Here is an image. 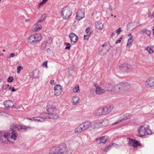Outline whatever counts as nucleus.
<instances>
[{"instance_id": "f257e3e1", "label": "nucleus", "mask_w": 154, "mask_h": 154, "mask_svg": "<svg viewBox=\"0 0 154 154\" xmlns=\"http://www.w3.org/2000/svg\"><path fill=\"white\" fill-rule=\"evenodd\" d=\"M130 88L131 86L129 83H121L114 85L112 92L113 94L121 95L123 94L124 93L128 91Z\"/></svg>"}, {"instance_id": "f03ea898", "label": "nucleus", "mask_w": 154, "mask_h": 154, "mask_svg": "<svg viewBox=\"0 0 154 154\" xmlns=\"http://www.w3.org/2000/svg\"><path fill=\"white\" fill-rule=\"evenodd\" d=\"M17 134L15 131L12 130L10 133L7 131L0 132V140H7L9 143H12V140H15L17 139Z\"/></svg>"}, {"instance_id": "7ed1b4c3", "label": "nucleus", "mask_w": 154, "mask_h": 154, "mask_svg": "<svg viewBox=\"0 0 154 154\" xmlns=\"http://www.w3.org/2000/svg\"><path fill=\"white\" fill-rule=\"evenodd\" d=\"M137 131L138 134L136 135L139 137H143L152 134L151 130L149 129V127L146 125L140 126Z\"/></svg>"}, {"instance_id": "20e7f679", "label": "nucleus", "mask_w": 154, "mask_h": 154, "mask_svg": "<svg viewBox=\"0 0 154 154\" xmlns=\"http://www.w3.org/2000/svg\"><path fill=\"white\" fill-rule=\"evenodd\" d=\"M42 38V36L39 34L31 35L28 39V43L34 45L39 43Z\"/></svg>"}, {"instance_id": "39448f33", "label": "nucleus", "mask_w": 154, "mask_h": 154, "mask_svg": "<svg viewBox=\"0 0 154 154\" xmlns=\"http://www.w3.org/2000/svg\"><path fill=\"white\" fill-rule=\"evenodd\" d=\"M61 16L63 19H68L71 15V11L69 8L66 7L63 8L61 12Z\"/></svg>"}, {"instance_id": "423d86ee", "label": "nucleus", "mask_w": 154, "mask_h": 154, "mask_svg": "<svg viewBox=\"0 0 154 154\" xmlns=\"http://www.w3.org/2000/svg\"><path fill=\"white\" fill-rule=\"evenodd\" d=\"M80 126L82 127L84 131H85L92 127V123L89 121H86L81 124Z\"/></svg>"}, {"instance_id": "0eeeda50", "label": "nucleus", "mask_w": 154, "mask_h": 154, "mask_svg": "<svg viewBox=\"0 0 154 154\" xmlns=\"http://www.w3.org/2000/svg\"><path fill=\"white\" fill-rule=\"evenodd\" d=\"M85 10L84 9L81 8L78 10L76 15V19L79 20L84 18L85 17Z\"/></svg>"}, {"instance_id": "6e6552de", "label": "nucleus", "mask_w": 154, "mask_h": 154, "mask_svg": "<svg viewBox=\"0 0 154 154\" xmlns=\"http://www.w3.org/2000/svg\"><path fill=\"white\" fill-rule=\"evenodd\" d=\"M46 115V113H43L41 114L42 116L35 117L32 118L33 121L35 122H43L46 119H47V118L45 116Z\"/></svg>"}, {"instance_id": "1a4fd4ad", "label": "nucleus", "mask_w": 154, "mask_h": 154, "mask_svg": "<svg viewBox=\"0 0 154 154\" xmlns=\"http://www.w3.org/2000/svg\"><path fill=\"white\" fill-rule=\"evenodd\" d=\"M114 108L113 105L103 107L102 110L103 115H106L111 112Z\"/></svg>"}, {"instance_id": "9d476101", "label": "nucleus", "mask_w": 154, "mask_h": 154, "mask_svg": "<svg viewBox=\"0 0 154 154\" xmlns=\"http://www.w3.org/2000/svg\"><path fill=\"white\" fill-rule=\"evenodd\" d=\"M132 116V114L130 113H127L126 114L122 116L121 118L119 119L118 121L116 122L113 124L115 125L118 124L121 122L123 120H126L127 119H128L131 118Z\"/></svg>"}, {"instance_id": "9b49d317", "label": "nucleus", "mask_w": 154, "mask_h": 154, "mask_svg": "<svg viewBox=\"0 0 154 154\" xmlns=\"http://www.w3.org/2000/svg\"><path fill=\"white\" fill-rule=\"evenodd\" d=\"M128 144L129 146L134 147H137L140 145L138 141L131 138L129 139Z\"/></svg>"}, {"instance_id": "f8f14e48", "label": "nucleus", "mask_w": 154, "mask_h": 154, "mask_svg": "<svg viewBox=\"0 0 154 154\" xmlns=\"http://www.w3.org/2000/svg\"><path fill=\"white\" fill-rule=\"evenodd\" d=\"M145 85L148 88H151L154 86V79L151 78L146 79Z\"/></svg>"}, {"instance_id": "ddd939ff", "label": "nucleus", "mask_w": 154, "mask_h": 154, "mask_svg": "<svg viewBox=\"0 0 154 154\" xmlns=\"http://www.w3.org/2000/svg\"><path fill=\"white\" fill-rule=\"evenodd\" d=\"M69 36L72 44H74L77 42L78 37L75 34L72 32L69 34Z\"/></svg>"}, {"instance_id": "4468645a", "label": "nucleus", "mask_w": 154, "mask_h": 154, "mask_svg": "<svg viewBox=\"0 0 154 154\" xmlns=\"http://www.w3.org/2000/svg\"><path fill=\"white\" fill-rule=\"evenodd\" d=\"M94 86L96 88L95 91L96 94H101L105 92L106 90L100 87L97 84H94Z\"/></svg>"}, {"instance_id": "2eb2a0df", "label": "nucleus", "mask_w": 154, "mask_h": 154, "mask_svg": "<svg viewBox=\"0 0 154 154\" xmlns=\"http://www.w3.org/2000/svg\"><path fill=\"white\" fill-rule=\"evenodd\" d=\"M54 89V94L57 96L59 95L62 91V87L60 85H56Z\"/></svg>"}, {"instance_id": "dca6fc26", "label": "nucleus", "mask_w": 154, "mask_h": 154, "mask_svg": "<svg viewBox=\"0 0 154 154\" xmlns=\"http://www.w3.org/2000/svg\"><path fill=\"white\" fill-rule=\"evenodd\" d=\"M60 148L58 147L55 148L54 150L56 152H62L60 153V154H63V151L66 149V146L65 144L63 143L60 146Z\"/></svg>"}, {"instance_id": "f3484780", "label": "nucleus", "mask_w": 154, "mask_h": 154, "mask_svg": "<svg viewBox=\"0 0 154 154\" xmlns=\"http://www.w3.org/2000/svg\"><path fill=\"white\" fill-rule=\"evenodd\" d=\"M94 114L98 116L103 115L102 108H98L95 109L94 111Z\"/></svg>"}, {"instance_id": "a211bd4d", "label": "nucleus", "mask_w": 154, "mask_h": 154, "mask_svg": "<svg viewBox=\"0 0 154 154\" xmlns=\"http://www.w3.org/2000/svg\"><path fill=\"white\" fill-rule=\"evenodd\" d=\"M48 112L47 115H49L52 113H56V109L55 107L54 106H52L50 108H48L46 109Z\"/></svg>"}, {"instance_id": "6ab92c4d", "label": "nucleus", "mask_w": 154, "mask_h": 154, "mask_svg": "<svg viewBox=\"0 0 154 154\" xmlns=\"http://www.w3.org/2000/svg\"><path fill=\"white\" fill-rule=\"evenodd\" d=\"M92 128H101L100 120H97L94 121L92 123Z\"/></svg>"}, {"instance_id": "aec40b11", "label": "nucleus", "mask_w": 154, "mask_h": 154, "mask_svg": "<svg viewBox=\"0 0 154 154\" xmlns=\"http://www.w3.org/2000/svg\"><path fill=\"white\" fill-rule=\"evenodd\" d=\"M38 23L37 22L32 27L33 30L35 32H38L41 30L42 26L40 24H38Z\"/></svg>"}, {"instance_id": "412c9836", "label": "nucleus", "mask_w": 154, "mask_h": 154, "mask_svg": "<svg viewBox=\"0 0 154 154\" xmlns=\"http://www.w3.org/2000/svg\"><path fill=\"white\" fill-rule=\"evenodd\" d=\"M4 104L5 107L7 108H11L14 106L12 102L10 100L5 101Z\"/></svg>"}, {"instance_id": "4be33fe9", "label": "nucleus", "mask_w": 154, "mask_h": 154, "mask_svg": "<svg viewBox=\"0 0 154 154\" xmlns=\"http://www.w3.org/2000/svg\"><path fill=\"white\" fill-rule=\"evenodd\" d=\"M46 115L45 116L48 119H57L59 118V116L56 114H54V113H52L49 115H47V113H46Z\"/></svg>"}, {"instance_id": "5701e85b", "label": "nucleus", "mask_w": 154, "mask_h": 154, "mask_svg": "<svg viewBox=\"0 0 154 154\" xmlns=\"http://www.w3.org/2000/svg\"><path fill=\"white\" fill-rule=\"evenodd\" d=\"M100 121L101 128L106 126L108 124L109 121L107 119H104L103 120H100Z\"/></svg>"}, {"instance_id": "b1692460", "label": "nucleus", "mask_w": 154, "mask_h": 154, "mask_svg": "<svg viewBox=\"0 0 154 154\" xmlns=\"http://www.w3.org/2000/svg\"><path fill=\"white\" fill-rule=\"evenodd\" d=\"M17 128L19 131H26L27 129L30 128V127L29 126H26L23 125H18L17 127Z\"/></svg>"}, {"instance_id": "393cba45", "label": "nucleus", "mask_w": 154, "mask_h": 154, "mask_svg": "<svg viewBox=\"0 0 154 154\" xmlns=\"http://www.w3.org/2000/svg\"><path fill=\"white\" fill-rule=\"evenodd\" d=\"M114 87V85H112L111 84H108L105 87V90L106 91H111V92L113 94V92H112V90Z\"/></svg>"}, {"instance_id": "a878e982", "label": "nucleus", "mask_w": 154, "mask_h": 154, "mask_svg": "<svg viewBox=\"0 0 154 154\" xmlns=\"http://www.w3.org/2000/svg\"><path fill=\"white\" fill-rule=\"evenodd\" d=\"M151 31L146 29H143L140 32V34L143 35L144 33L146 34L148 36H150L151 34Z\"/></svg>"}, {"instance_id": "bb28decb", "label": "nucleus", "mask_w": 154, "mask_h": 154, "mask_svg": "<svg viewBox=\"0 0 154 154\" xmlns=\"http://www.w3.org/2000/svg\"><path fill=\"white\" fill-rule=\"evenodd\" d=\"M95 27L99 29H102L103 28V25L101 22L99 21L95 23Z\"/></svg>"}, {"instance_id": "cd10ccee", "label": "nucleus", "mask_w": 154, "mask_h": 154, "mask_svg": "<svg viewBox=\"0 0 154 154\" xmlns=\"http://www.w3.org/2000/svg\"><path fill=\"white\" fill-rule=\"evenodd\" d=\"M74 132L76 134H79L82 131H84L82 127L80 126V125L74 130Z\"/></svg>"}, {"instance_id": "c85d7f7f", "label": "nucleus", "mask_w": 154, "mask_h": 154, "mask_svg": "<svg viewBox=\"0 0 154 154\" xmlns=\"http://www.w3.org/2000/svg\"><path fill=\"white\" fill-rule=\"evenodd\" d=\"M47 17V15L46 14H42L41 15L37 22L38 23H41L44 21Z\"/></svg>"}, {"instance_id": "c756f323", "label": "nucleus", "mask_w": 154, "mask_h": 154, "mask_svg": "<svg viewBox=\"0 0 154 154\" xmlns=\"http://www.w3.org/2000/svg\"><path fill=\"white\" fill-rule=\"evenodd\" d=\"M107 137L106 136H102L100 137L99 143H105L107 140Z\"/></svg>"}, {"instance_id": "7c9ffc66", "label": "nucleus", "mask_w": 154, "mask_h": 154, "mask_svg": "<svg viewBox=\"0 0 154 154\" xmlns=\"http://www.w3.org/2000/svg\"><path fill=\"white\" fill-rule=\"evenodd\" d=\"M32 75V77L34 79L39 77L38 72L36 70L34 71L31 73Z\"/></svg>"}, {"instance_id": "2f4dec72", "label": "nucleus", "mask_w": 154, "mask_h": 154, "mask_svg": "<svg viewBox=\"0 0 154 154\" xmlns=\"http://www.w3.org/2000/svg\"><path fill=\"white\" fill-rule=\"evenodd\" d=\"M115 144L114 143L110 144L109 145L104 148L103 149V151L104 152H107L108 150L110 149L112 146H114V145Z\"/></svg>"}, {"instance_id": "473e14b6", "label": "nucleus", "mask_w": 154, "mask_h": 154, "mask_svg": "<svg viewBox=\"0 0 154 154\" xmlns=\"http://www.w3.org/2000/svg\"><path fill=\"white\" fill-rule=\"evenodd\" d=\"M133 41V36H131V37H130L128 40V43L127 44V47H129L132 45V43Z\"/></svg>"}, {"instance_id": "72a5a7b5", "label": "nucleus", "mask_w": 154, "mask_h": 154, "mask_svg": "<svg viewBox=\"0 0 154 154\" xmlns=\"http://www.w3.org/2000/svg\"><path fill=\"white\" fill-rule=\"evenodd\" d=\"M79 100V97H74L72 99V104L73 105H77Z\"/></svg>"}, {"instance_id": "f704fd0d", "label": "nucleus", "mask_w": 154, "mask_h": 154, "mask_svg": "<svg viewBox=\"0 0 154 154\" xmlns=\"http://www.w3.org/2000/svg\"><path fill=\"white\" fill-rule=\"evenodd\" d=\"M125 65H126L125 63H124L120 66L119 68L120 70L124 72L126 71Z\"/></svg>"}, {"instance_id": "c9c22d12", "label": "nucleus", "mask_w": 154, "mask_h": 154, "mask_svg": "<svg viewBox=\"0 0 154 154\" xmlns=\"http://www.w3.org/2000/svg\"><path fill=\"white\" fill-rule=\"evenodd\" d=\"M125 64H126V65H125L126 72L131 70L132 69L131 66L127 63H125Z\"/></svg>"}, {"instance_id": "e433bc0d", "label": "nucleus", "mask_w": 154, "mask_h": 154, "mask_svg": "<svg viewBox=\"0 0 154 154\" xmlns=\"http://www.w3.org/2000/svg\"><path fill=\"white\" fill-rule=\"evenodd\" d=\"M146 49L150 54H152L154 52L153 50L152 49L150 46L147 47Z\"/></svg>"}, {"instance_id": "4c0bfd02", "label": "nucleus", "mask_w": 154, "mask_h": 154, "mask_svg": "<svg viewBox=\"0 0 154 154\" xmlns=\"http://www.w3.org/2000/svg\"><path fill=\"white\" fill-rule=\"evenodd\" d=\"M79 88L78 85H76L75 87L73 89L72 92L73 93L77 92L79 90Z\"/></svg>"}, {"instance_id": "58836bf2", "label": "nucleus", "mask_w": 154, "mask_h": 154, "mask_svg": "<svg viewBox=\"0 0 154 154\" xmlns=\"http://www.w3.org/2000/svg\"><path fill=\"white\" fill-rule=\"evenodd\" d=\"M47 43L46 42H44L42 44L41 46V49L42 50H44L46 46Z\"/></svg>"}, {"instance_id": "ea45409f", "label": "nucleus", "mask_w": 154, "mask_h": 154, "mask_svg": "<svg viewBox=\"0 0 154 154\" xmlns=\"http://www.w3.org/2000/svg\"><path fill=\"white\" fill-rule=\"evenodd\" d=\"M65 45L66 46V47L65 48V49L69 50L71 47V44L68 43H65Z\"/></svg>"}, {"instance_id": "a19ab883", "label": "nucleus", "mask_w": 154, "mask_h": 154, "mask_svg": "<svg viewBox=\"0 0 154 154\" xmlns=\"http://www.w3.org/2000/svg\"><path fill=\"white\" fill-rule=\"evenodd\" d=\"M13 80V77H9L8 79V82L11 83Z\"/></svg>"}, {"instance_id": "79ce46f5", "label": "nucleus", "mask_w": 154, "mask_h": 154, "mask_svg": "<svg viewBox=\"0 0 154 154\" xmlns=\"http://www.w3.org/2000/svg\"><path fill=\"white\" fill-rule=\"evenodd\" d=\"M72 151L71 150H68L65 151L64 153H63V154H72Z\"/></svg>"}, {"instance_id": "37998d69", "label": "nucleus", "mask_w": 154, "mask_h": 154, "mask_svg": "<svg viewBox=\"0 0 154 154\" xmlns=\"http://www.w3.org/2000/svg\"><path fill=\"white\" fill-rule=\"evenodd\" d=\"M23 67L21 66H18L17 68V73H19L21 70L23 69Z\"/></svg>"}, {"instance_id": "c03bdc74", "label": "nucleus", "mask_w": 154, "mask_h": 154, "mask_svg": "<svg viewBox=\"0 0 154 154\" xmlns=\"http://www.w3.org/2000/svg\"><path fill=\"white\" fill-rule=\"evenodd\" d=\"M109 45V43L108 42H105L102 45V46L103 47H105V48H107L108 46V45Z\"/></svg>"}, {"instance_id": "a18cd8bd", "label": "nucleus", "mask_w": 154, "mask_h": 154, "mask_svg": "<svg viewBox=\"0 0 154 154\" xmlns=\"http://www.w3.org/2000/svg\"><path fill=\"white\" fill-rule=\"evenodd\" d=\"M122 31V30H121V28H120L116 30V32L118 35H119L120 32Z\"/></svg>"}, {"instance_id": "49530a36", "label": "nucleus", "mask_w": 154, "mask_h": 154, "mask_svg": "<svg viewBox=\"0 0 154 154\" xmlns=\"http://www.w3.org/2000/svg\"><path fill=\"white\" fill-rule=\"evenodd\" d=\"M90 28L89 27H87L85 30V32L87 33V35H88L89 34V35H90L91 33L90 32Z\"/></svg>"}, {"instance_id": "de8ad7c7", "label": "nucleus", "mask_w": 154, "mask_h": 154, "mask_svg": "<svg viewBox=\"0 0 154 154\" xmlns=\"http://www.w3.org/2000/svg\"><path fill=\"white\" fill-rule=\"evenodd\" d=\"M90 36L89 34L88 35H84V40H87Z\"/></svg>"}, {"instance_id": "09e8293b", "label": "nucleus", "mask_w": 154, "mask_h": 154, "mask_svg": "<svg viewBox=\"0 0 154 154\" xmlns=\"http://www.w3.org/2000/svg\"><path fill=\"white\" fill-rule=\"evenodd\" d=\"M8 85H3V86L2 87V88L3 89L6 90L8 88Z\"/></svg>"}, {"instance_id": "8fccbe9b", "label": "nucleus", "mask_w": 154, "mask_h": 154, "mask_svg": "<svg viewBox=\"0 0 154 154\" xmlns=\"http://www.w3.org/2000/svg\"><path fill=\"white\" fill-rule=\"evenodd\" d=\"M122 39V37H120L119 39L116 42V44L120 43Z\"/></svg>"}, {"instance_id": "3c124183", "label": "nucleus", "mask_w": 154, "mask_h": 154, "mask_svg": "<svg viewBox=\"0 0 154 154\" xmlns=\"http://www.w3.org/2000/svg\"><path fill=\"white\" fill-rule=\"evenodd\" d=\"M15 56V54L14 53H11L10 54V56L9 57V58L14 57Z\"/></svg>"}, {"instance_id": "603ef678", "label": "nucleus", "mask_w": 154, "mask_h": 154, "mask_svg": "<svg viewBox=\"0 0 154 154\" xmlns=\"http://www.w3.org/2000/svg\"><path fill=\"white\" fill-rule=\"evenodd\" d=\"M9 89L11 91H16V90L14 88L11 86L9 88Z\"/></svg>"}, {"instance_id": "864d4df0", "label": "nucleus", "mask_w": 154, "mask_h": 154, "mask_svg": "<svg viewBox=\"0 0 154 154\" xmlns=\"http://www.w3.org/2000/svg\"><path fill=\"white\" fill-rule=\"evenodd\" d=\"M52 38H49L48 41V43L49 44H51L52 42Z\"/></svg>"}, {"instance_id": "5fc2aeb1", "label": "nucleus", "mask_w": 154, "mask_h": 154, "mask_svg": "<svg viewBox=\"0 0 154 154\" xmlns=\"http://www.w3.org/2000/svg\"><path fill=\"white\" fill-rule=\"evenodd\" d=\"M47 61H45V62H44V63H43V66H45L46 67H47Z\"/></svg>"}, {"instance_id": "6e6d98bb", "label": "nucleus", "mask_w": 154, "mask_h": 154, "mask_svg": "<svg viewBox=\"0 0 154 154\" xmlns=\"http://www.w3.org/2000/svg\"><path fill=\"white\" fill-rule=\"evenodd\" d=\"M95 140L97 143H99V141L100 140V137H99L98 138H96Z\"/></svg>"}, {"instance_id": "4d7b16f0", "label": "nucleus", "mask_w": 154, "mask_h": 154, "mask_svg": "<svg viewBox=\"0 0 154 154\" xmlns=\"http://www.w3.org/2000/svg\"><path fill=\"white\" fill-rule=\"evenodd\" d=\"M55 81L54 80H51V81H50V84L53 85L54 84H55Z\"/></svg>"}, {"instance_id": "13d9d810", "label": "nucleus", "mask_w": 154, "mask_h": 154, "mask_svg": "<svg viewBox=\"0 0 154 154\" xmlns=\"http://www.w3.org/2000/svg\"><path fill=\"white\" fill-rule=\"evenodd\" d=\"M45 4L44 3H43V2H42V1L41 2H40V3H39L38 4V6L39 7H40L41 6L43 5L44 4Z\"/></svg>"}, {"instance_id": "bf43d9fd", "label": "nucleus", "mask_w": 154, "mask_h": 154, "mask_svg": "<svg viewBox=\"0 0 154 154\" xmlns=\"http://www.w3.org/2000/svg\"><path fill=\"white\" fill-rule=\"evenodd\" d=\"M108 9L109 10V11H112V7L111 6H109V7L108 8Z\"/></svg>"}, {"instance_id": "052dcab7", "label": "nucleus", "mask_w": 154, "mask_h": 154, "mask_svg": "<svg viewBox=\"0 0 154 154\" xmlns=\"http://www.w3.org/2000/svg\"><path fill=\"white\" fill-rule=\"evenodd\" d=\"M94 90H93V89L91 90V93L92 94H94Z\"/></svg>"}, {"instance_id": "680f3d73", "label": "nucleus", "mask_w": 154, "mask_h": 154, "mask_svg": "<svg viewBox=\"0 0 154 154\" xmlns=\"http://www.w3.org/2000/svg\"><path fill=\"white\" fill-rule=\"evenodd\" d=\"M48 0H42V2L45 4L47 1Z\"/></svg>"}, {"instance_id": "e2e57ef3", "label": "nucleus", "mask_w": 154, "mask_h": 154, "mask_svg": "<svg viewBox=\"0 0 154 154\" xmlns=\"http://www.w3.org/2000/svg\"><path fill=\"white\" fill-rule=\"evenodd\" d=\"M3 113V112L0 111V116L2 115Z\"/></svg>"}, {"instance_id": "0e129e2a", "label": "nucleus", "mask_w": 154, "mask_h": 154, "mask_svg": "<svg viewBox=\"0 0 154 154\" xmlns=\"http://www.w3.org/2000/svg\"><path fill=\"white\" fill-rule=\"evenodd\" d=\"M152 30L153 34L154 35V26L152 27Z\"/></svg>"}, {"instance_id": "69168bd1", "label": "nucleus", "mask_w": 154, "mask_h": 154, "mask_svg": "<svg viewBox=\"0 0 154 154\" xmlns=\"http://www.w3.org/2000/svg\"><path fill=\"white\" fill-rule=\"evenodd\" d=\"M148 16L149 17H152V16H153V14H148Z\"/></svg>"}, {"instance_id": "338daca9", "label": "nucleus", "mask_w": 154, "mask_h": 154, "mask_svg": "<svg viewBox=\"0 0 154 154\" xmlns=\"http://www.w3.org/2000/svg\"><path fill=\"white\" fill-rule=\"evenodd\" d=\"M128 37L130 36V37H131V36H132L131 35V33H129V34L128 35Z\"/></svg>"}, {"instance_id": "774afa93", "label": "nucleus", "mask_w": 154, "mask_h": 154, "mask_svg": "<svg viewBox=\"0 0 154 154\" xmlns=\"http://www.w3.org/2000/svg\"><path fill=\"white\" fill-rule=\"evenodd\" d=\"M29 19H26L25 20V22H28L29 21Z\"/></svg>"}]
</instances>
